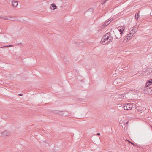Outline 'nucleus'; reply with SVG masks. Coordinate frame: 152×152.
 I'll return each instance as SVG.
<instances>
[{"label": "nucleus", "instance_id": "4be33fe9", "mask_svg": "<svg viewBox=\"0 0 152 152\" xmlns=\"http://www.w3.org/2000/svg\"><path fill=\"white\" fill-rule=\"evenodd\" d=\"M96 135L98 136H99L100 135V134L99 133H97Z\"/></svg>", "mask_w": 152, "mask_h": 152}, {"label": "nucleus", "instance_id": "4468645a", "mask_svg": "<svg viewBox=\"0 0 152 152\" xmlns=\"http://www.w3.org/2000/svg\"><path fill=\"white\" fill-rule=\"evenodd\" d=\"M93 11H94V9L92 8H89L87 10V11H90V12H92V13L93 12Z\"/></svg>", "mask_w": 152, "mask_h": 152}, {"label": "nucleus", "instance_id": "b1692460", "mask_svg": "<svg viewBox=\"0 0 152 152\" xmlns=\"http://www.w3.org/2000/svg\"><path fill=\"white\" fill-rule=\"evenodd\" d=\"M116 82H117V81H116V80H115V81H114V82H113V83H116Z\"/></svg>", "mask_w": 152, "mask_h": 152}, {"label": "nucleus", "instance_id": "1a4fd4ad", "mask_svg": "<svg viewBox=\"0 0 152 152\" xmlns=\"http://www.w3.org/2000/svg\"><path fill=\"white\" fill-rule=\"evenodd\" d=\"M51 7L53 8V10H54L57 8V6L54 3H52L51 4Z\"/></svg>", "mask_w": 152, "mask_h": 152}, {"label": "nucleus", "instance_id": "f03ea898", "mask_svg": "<svg viewBox=\"0 0 152 152\" xmlns=\"http://www.w3.org/2000/svg\"><path fill=\"white\" fill-rule=\"evenodd\" d=\"M121 106H122L124 109L126 110H134L137 108V106L135 104H134V105L131 103L124 104L123 105H121Z\"/></svg>", "mask_w": 152, "mask_h": 152}, {"label": "nucleus", "instance_id": "dca6fc26", "mask_svg": "<svg viewBox=\"0 0 152 152\" xmlns=\"http://www.w3.org/2000/svg\"><path fill=\"white\" fill-rule=\"evenodd\" d=\"M128 142H129V143H130L132 145H133V146H135L136 145L134 143H133L131 141H130L129 140H128Z\"/></svg>", "mask_w": 152, "mask_h": 152}, {"label": "nucleus", "instance_id": "f8f14e48", "mask_svg": "<svg viewBox=\"0 0 152 152\" xmlns=\"http://www.w3.org/2000/svg\"><path fill=\"white\" fill-rule=\"evenodd\" d=\"M76 44L77 47H80V46H81L83 44V42H77Z\"/></svg>", "mask_w": 152, "mask_h": 152}, {"label": "nucleus", "instance_id": "6e6552de", "mask_svg": "<svg viewBox=\"0 0 152 152\" xmlns=\"http://www.w3.org/2000/svg\"><path fill=\"white\" fill-rule=\"evenodd\" d=\"M18 2L17 1L13 0L12 2V6L14 7H16L18 5Z\"/></svg>", "mask_w": 152, "mask_h": 152}, {"label": "nucleus", "instance_id": "423d86ee", "mask_svg": "<svg viewBox=\"0 0 152 152\" xmlns=\"http://www.w3.org/2000/svg\"><path fill=\"white\" fill-rule=\"evenodd\" d=\"M65 111H59L58 114L61 115H63L65 116H67L69 115V113L68 114H65Z\"/></svg>", "mask_w": 152, "mask_h": 152}, {"label": "nucleus", "instance_id": "412c9836", "mask_svg": "<svg viewBox=\"0 0 152 152\" xmlns=\"http://www.w3.org/2000/svg\"><path fill=\"white\" fill-rule=\"evenodd\" d=\"M23 95V94L22 93H20L18 94V95L20 96H22Z\"/></svg>", "mask_w": 152, "mask_h": 152}, {"label": "nucleus", "instance_id": "9d476101", "mask_svg": "<svg viewBox=\"0 0 152 152\" xmlns=\"http://www.w3.org/2000/svg\"><path fill=\"white\" fill-rule=\"evenodd\" d=\"M139 12H140V11H138V12L137 13L135 14V19L136 20H138L139 17V16H140V15H139Z\"/></svg>", "mask_w": 152, "mask_h": 152}, {"label": "nucleus", "instance_id": "a878e982", "mask_svg": "<svg viewBox=\"0 0 152 152\" xmlns=\"http://www.w3.org/2000/svg\"><path fill=\"white\" fill-rule=\"evenodd\" d=\"M112 21V20H111L108 23V24H109V23L110 22H111Z\"/></svg>", "mask_w": 152, "mask_h": 152}, {"label": "nucleus", "instance_id": "5701e85b", "mask_svg": "<svg viewBox=\"0 0 152 152\" xmlns=\"http://www.w3.org/2000/svg\"><path fill=\"white\" fill-rule=\"evenodd\" d=\"M123 97V98H124V96H123V95H122L121 96V97Z\"/></svg>", "mask_w": 152, "mask_h": 152}, {"label": "nucleus", "instance_id": "393cba45", "mask_svg": "<svg viewBox=\"0 0 152 152\" xmlns=\"http://www.w3.org/2000/svg\"><path fill=\"white\" fill-rule=\"evenodd\" d=\"M128 140H127V139H126V141H128Z\"/></svg>", "mask_w": 152, "mask_h": 152}, {"label": "nucleus", "instance_id": "9b49d317", "mask_svg": "<svg viewBox=\"0 0 152 152\" xmlns=\"http://www.w3.org/2000/svg\"><path fill=\"white\" fill-rule=\"evenodd\" d=\"M133 36V34H132L131 33H129L127 34L126 37L127 40L130 39V37Z\"/></svg>", "mask_w": 152, "mask_h": 152}, {"label": "nucleus", "instance_id": "0eeeda50", "mask_svg": "<svg viewBox=\"0 0 152 152\" xmlns=\"http://www.w3.org/2000/svg\"><path fill=\"white\" fill-rule=\"evenodd\" d=\"M8 132L7 131H5L2 133V137H5L8 134Z\"/></svg>", "mask_w": 152, "mask_h": 152}, {"label": "nucleus", "instance_id": "f257e3e1", "mask_svg": "<svg viewBox=\"0 0 152 152\" xmlns=\"http://www.w3.org/2000/svg\"><path fill=\"white\" fill-rule=\"evenodd\" d=\"M110 33L108 32L103 35L101 39V43L105 45L112 42L113 38L110 36Z\"/></svg>", "mask_w": 152, "mask_h": 152}, {"label": "nucleus", "instance_id": "20e7f679", "mask_svg": "<svg viewBox=\"0 0 152 152\" xmlns=\"http://www.w3.org/2000/svg\"><path fill=\"white\" fill-rule=\"evenodd\" d=\"M118 29L120 32L121 35V36L123 34V31L124 30V26H119L118 27Z\"/></svg>", "mask_w": 152, "mask_h": 152}, {"label": "nucleus", "instance_id": "7ed1b4c3", "mask_svg": "<svg viewBox=\"0 0 152 152\" xmlns=\"http://www.w3.org/2000/svg\"><path fill=\"white\" fill-rule=\"evenodd\" d=\"M152 85V79H150L147 81L145 86L144 87V88L143 89L144 91L147 90V88H151L152 87H150L149 86Z\"/></svg>", "mask_w": 152, "mask_h": 152}, {"label": "nucleus", "instance_id": "2eb2a0df", "mask_svg": "<svg viewBox=\"0 0 152 152\" xmlns=\"http://www.w3.org/2000/svg\"><path fill=\"white\" fill-rule=\"evenodd\" d=\"M12 45H5V46H4L3 47H1V48H8V47H11L12 46Z\"/></svg>", "mask_w": 152, "mask_h": 152}, {"label": "nucleus", "instance_id": "39448f33", "mask_svg": "<svg viewBox=\"0 0 152 152\" xmlns=\"http://www.w3.org/2000/svg\"><path fill=\"white\" fill-rule=\"evenodd\" d=\"M0 18L1 19H3L5 20H10L11 21H14V19L12 18L11 17H8L7 16H5L4 17H2L1 16H0Z\"/></svg>", "mask_w": 152, "mask_h": 152}, {"label": "nucleus", "instance_id": "bb28decb", "mask_svg": "<svg viewBox=\"0 0 152 152\" xmlns=\"http://www.w3.org/2000/svg\"><path fill=\"white\" fill-rule=\"evenodd\" d=\"M112 21V20H111L108 23V24H109V23L110 22H111Z\"/></svg>", "mask_w": 152, "mask_h": 152}, {"label": "nucleus", "instance_id": "f3484780", "mask_svg": "<svg viewBox=\"0 0 152 152\" xmlns=\"http://www.w3.org/2000/svg\"><path fill=\"white\" fill-rule=\"evenodd\" d=\"M132 30H133V31H134V33H135L137 31V29H135L134 28H133Z\"/></svg>", "mask_w": 152, "mask_h": 152}, {"label": "nucleus", "instance_id": "ddd939ff", "mask_svg": "<svg viewBox=\"0 0 152 152\" xmlns=\"http://www.w3.org/2000/svg\"><path fill=\"white\" fill-rule=\"evenodd\" d=\"M147 92L149 93H151L152 94V87L151 88H147Z\"/></svg>", "mask_w": 152, "mask_h": 152}, {"label": "nucleus", "instance_id": "a211bd4d", "mask_svg": "<svg viewBox=\"0 0 152 152\" xmlns=\"http://www.w3.org/2000/svg\"><path fill=\"white\" fill-rule=\"evenodd\" d=\"M59 111L58 110H55L54 111V113L56 114H59Z\"/></svg>", "mask_w": 152, "mask_h": 152}, {"label": "nucleus", "instance_id": "6ab92c4d", "mask_svg": "<svg viewBox=\"0 0 152 152\" xmlns=\"http://www.w3.org/2000/svg\"><path fill=\"white\" fill-rule=\"evenodd\" d=\"M130 33H131L133 35L135 33L134 32V31H133V30H132Z\"/></svg>", "mask_w": 152, "mask_h": 152}, {"label": "nucleus", "instance_id": "aec40b11", "mask_svg": "<svg viewBox=\"0 0 152 152\" xmlns=\"http://www.w3.org/2000/svg\"><path fill=\"white\" fill-rule=\"evenodd\" d=\"M108 24H106V23H104V24H103V25H102L101 26L102 27V26H103V27H105V26H107Z\"/></svg>", "mask_w": 152, "mask_h": 152}]
</instances>
